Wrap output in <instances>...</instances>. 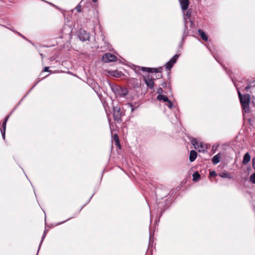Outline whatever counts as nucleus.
<instances>
[{
	"label": "nucleus",
	"instance_id": "0eeeda50",
	"mask_svg": "<svg viewBox=\"0 0 255 255\" xmlns=\"http://www.w3.org/2000/svg\"><path fill=\"white\" fill-rule=\"evenodd\" d=\"M178 57V55H175L168 62L166 63V68L167 69L170 70L172 67L173 64L176 63Z\"/></svg>",
	"mask_w": 255,
	"mask_h": 255
},
{
	"label": "nucleus",
	"instance_id": "7c9ffc66",
	"mask_svg": "<svg viewBox=\"0 0 255 255\" xmlns=\"http://www.w3.org/2000/svg\"><path fill=\"white\" fill-rule=\"evenodd\" d=\"M130 107H132V105L131 104H128ZM135 110V108H131V112H133L134 110Z\"/></svg>",
	"mask_w": 255,
	"mask_h": 255
},
{
	"label": "nucleus",
	"instance_id": "39448f33",
	"mask_svg": "<svg viewBox=\"0 0 255 255\" xmlns=\"http://www.w3.org/2000/svg\"><path fill=\"white\" fill-rule=\"evenodd\" d=\"M102 60L106 63L116 61L117 57L113 54L106 53L103 56Z\"/></svg>",
	"mask_w": 255,
	"mask_h": 255
},
{
	"label": "nucleus",
	"instance_id": "473e14b6",
	"mask_svg": "<svg viewBox=\"0 0 255 255\" xmlns=\"http://www.w3.org/2000/svg\"><path fill=\"white\" fill-rule=\"evenodd\" d=\"M97 0H92V1H93V2H96Z\"/></svg>",
	"mask_w": 255,
	"mask_h": 255
},
{
	"label": "nucleus",
	"instance_id": "a211bd4d",
	"mask_svg": "<svg viewBox=\"0 0 255 255\" xmlns=\"http://www.w3.org/2000/svg\"><path fill=\"white\" fill-rule=\"evenodd\" d=\"M200 177V175L198 172H195L193 174V181H198Z\"/></svg>",
	"mask_w": 255,
	"mask_h": 255
},
{
	"label": "nucleus",
	"instance_id": "7ed1b4c3",
	"mask_svg": "<svg viewBox=\"0 0 255 255\" xmlns=\"http://www.w3.org/2000/svg\"><path fill=\"white\" fill-rule=\"evenodd\" d=\"M125 115L124 112H122L120 108L114 107L113 111L114 118L115 121L118 122L122 121V117Z\"/></svg>",
	"mask_w": 255,
	"mask_h": 255
},
{
	"label": "nucleus",
	"instance_id": "72a5a7b5",
	"mask_svg": "<svg viewBox=\"0 0 255 255\" xmlns=\"http://www.w3.org/2000/svg\"><path fill=\"white\" fill-rule=\"evenodd\" d=\"M158 77H162V75H158Z\"/></svg>",
	"mask_w": 255,
	"mask_h": 255
},
{
	"label": "nucleus",
	"instance_id": "cd10ccee",
	"mask_svg": "<svg viewBox=\"0 0 255 255\" xmlns=\"http://www.w3.org/2000/svg\"><path fill=\"white\" fill-rule=\"evenodd\" d=\"M46 231H45L44 232L43 235L42 237V240H41V244L42 243V241H43V240L44 238H45V236H46Z\"/></svg>",
	"mask_w": 255,
	"mask_h": 255
},
{
	"label": "nucleus",
	"instance_id": "f257e3e1",
	"mask_svg": "<svg viewBox=\"0 0 255 255\" xmlns=\"http://www.w3.org/2000/svg\"><path fill=\"white\" fill-rule=\"evenodd\" d=\"M243 110L246 113L250 112V103L251 97L249 94H244L242 98L240 100Z\"/></svg>",
	"mask_w": 255,
	"mask_h": 255
},
{
	"label": "nucleus",
	"instance_id": "6e6552de",
	"mask_svg": "<svg viewBox=\"0 0 255 255\" xmlns=\"http://www.w3.org/2000/svg\"><path fill=\"white\" fill-rule=\"evenodd\" d=\"M144 81L146 85L150 88L152 89L154 86V82L153 80L148 76L144 78Z\"/></svg>",
	"mask_w": 255,
	"mask_h": 255
},
{
	"label": "nucleus",
	"instance_id": "2eb2a0df",
	"mask_svg": "<svg viewBox=\"0 0 255 255\" xmlns=\"http://www.w3.org/2000/svg\"><path fill=\"white\" fill-rule=\"evenodd\" d=\"M157 99L159 101H163L165 102H167L169 101L168 97L166 96L163 95H158L157 96Z\"/></svg>",
	"mask_w": 255,
	"mask_h": 255
},
{
	"label": "nucleus",
	"instance_id": "f3484780",
	"mask_svg": "<svg viewBox=\"0 0 255 255\" xmlns=\"http://www.w3.org/2000/svg\"><path fill=\"white\" fill-rule=\"evenodd\" d=\"M113 139L115 141V144L118 146L119 148H120V140L119 138V136L117 134H115L113 136Z\"/></svg>",
	"mask_w": 255,
	"mask_h": 255
},
{
	"label": "nucleus",
	"instance_id": "20e7f679",
	"mask_svg": "<svg viewBox=\"0 0 255 255\" xmlns=\"http://www.w3.org/2000/svg\"><path fill=\"white\" fill-rule=\"evenodd\" d=\"M134 70L136 73H138L140 70L142 71H146L149 73H158L159 71L156 68H146L143 67H139L138 66H136L134 68Z\"/></svg>",
	"mask_w": 255,
	"mask_h": 255
},
{
	"label": "nucleus",
	"instance_id": "6ab92c4d",
	"mask_svg": "<svg viewBox=\"0 0 255 255\" xmlns=\"http://www.w3.org/2000/svg\"><path fill=\"white\" fill-rule=\"evenodd\" d=\"M250 181L252 183L255 184V173L251 174L250 176Z\"/></svg>",
	"mask_w": 255,
	"mask_h": 255
},
{
	"label": "nucleus",
	"instance_id": "423d86ee",
	"mask_svg": "<svg viewBox=\"0 0 255 255\" xmlns=\"http://www.w3.org/2000/svg\"><path fill=\"white\" fill-rule=\"evenodd\" d=\"M79 37L80 40L82 41H89L90 39V34L84 30L81 29L79 33Z\"/></svg>",
	"mask_w": 255,
	"mask_h": 255
},
{
	"label": "nucleus",
	"instance_id": "4be33fe9",
	"mask_svg": "<svg viewBox=\"0 0 255 255\" xmlns=\"http://www.w3.org/2000/svg\"><path fill=\"white\" fill-rule=\"evenodd\" d=\"M192 143L193 145L195 146V147L196 148V146L199 147L198 142L196 141L195 139H194L192 140Z\"/></svg>",
	"mask_w": 255,
	"mask_h": 255
},
{
	"label": "nucleus",
	"instance_id": "f03ea898",
	"mask_svg": "<svg viewBox=\"0 0 255 255\" xmlns=\"http://www.w3.org/2000/svg\"><path fill=\"white\" fill-rule=\"evenodd\" d=\"M112 91L116 95L125 96L128 93L127 89L119 86H115L112 87Z\"/></svg>",
	"mask_w": 255,
	"mask_h": 255
},
{
	"label": "nucleus",
	"instance_id": "dca6fc26",
	"mask_svg": "<svg viewBox=\"0 0 255 255\" xmlns=\"http://www.w3.org/2000/svg\"><path fill=\"white\" fill-rule=\"evenodd\" d=\"M198 32H199V34H200V35L201 36V38L204 40H205V41L208 40V36L204 31H203L201 29H199Z\"/></svg>",
	"mask_w": 255,
	"mask_h": 255
},
{
	"label": "nucleus",
	"instance_id": "2f4dec72",
	"mask_svg": "<svg viewBox=\"0 0 255 255\" xmlns=\"http://www.w3.org/2000/svg\"><path fill=\"white\" fill-rule=\"evenodd\" d=\"M40 56H41L42 58H43V54H40Z\"/></svg>",
	"mask_w": 255,
	"mask_h": 255
},
{
	"label": "nucleus",
	"instance_id": "bb28decb",
	"mask_svg": "<svg viewBox=\"0 0 255 255\" xmlns=\"http://www.w3.org/2000/svg\"><path fill=\"white\" fill-rule=\"evenodd\" d=\"M210 175L212 177L215 176L216 175V173L215 171H213L210 172Z\"/></svg>",
	"mask_w": 255,
	"mask_h": 255
},
{
	"label": "nucleus",
	"instance_id": "9b49d317",
	"mask_svg": "<svg viewBox=\"0 0 255 255\" xmlns=\"http://www.w3.org/2000/svg\"><path fill=\"white\" fill-rule=\"evenodd\" d=\"M197 157V152L195 150H191L189 155V160L191 162L194 161Z\"/></svg>",
	"mask_w": 255,
	"mask_h": 255
},
{
	"label": "nucleus",
	"instance_id": "393cba45",
	"mask_svg": "<svg viewBox=\"0 0 255 255\" xmlns=\"http://www.w3.org/2000/svg\"><path fill=\"white\" fill-rule=\"evenodd\" d=\"M238 94L239 99L240 100L242 98V97H243V95H242V94L241 93L240 91L239 90H238Z\"/></svg>",
	"mask_w": 255,
	"mask_h": 255
},
{
	"label": "nucleus",
	"instance_id": "9d476101",
	"mask_svg": "<svg viewBox=\"0 0 255 255\" xmlns=\"http://www.w3.org/2000/svg\"><path fill=\"white\" fill-rule=\"evenodd\" d=\"M8 118V116L5 118V119L4 121L3 122L2 125V129L1 130V134H2L3 139H4V138H5L6 124Z\"/></svg>",
	"mask_w": 255,
	"mask_h": 255
},
{
	"label": "nucleus",
	"instance_id": "aec40b11",
	"mask_svg": "<svg viewBox=\"0 0 255 255\" xmlns=\"http://www.w3.org/2000/svg\"><path fill=\"white\" fill-rule=\"evenodd\" d=\"M246 82H247V84H248V86L245 87V90L246 91H248L251 88L252 86L250 85V83L249 80H247Z\"/></svg>",
	"mask_w": 255,
	"mask_h": 255
},
{
	"label": "nucleus",
	"instance_id": "ddd939ff",
	"mask_svg": "<svg viewBox=\"0 0 255 255\" xmlns=\"http://www.w3.org/2000/svg\"><path fill=\"white\" fill-rule=\"evenodd\" d=\"M109 74L112 76L116 77H120L122 74L121 72L118 71H111L109 72Z\"/></svg>",
	"mask_w": 255,
	"mask_h": 255
},
{
	"label": "nucleus",
	"instance_id": "a878e982",
	"mask_svg": "<svg viewBox=\"0 0 255 255\" xmlns=\"http://www.w3.org/2000/svg\"><path fill=\"white\" fill-rule=\"evenodd\" d=\"M252 165L254 169L255 170V157H254L252 160Z\"/></svg>",
	"mask_w": 255,
	"mask_h": 255
},
{
	"label": "nucleus",
	"instance_id": "5701e85b",
	"mask_svg": "<svg viewBox=\"0 0 255 255\" xmlns=\"http://www.w3.org/2000/svg\"><path fill=\"white\" fill-rule=\"evenodd\" d=\"M76 9L77 10V11L79 12H81V6L80 5V4H78L76 7Z\"/></svg>",
	"mask_w": 255,
	"mask_h": 255
},
{
	"label": "nucleus",
	"instance_id": "f8f14e48",
	"mask_svg": "<svg viewBox=\"0 0 255 255\" xmlns=\"http://www.w3.org/2000/svg\"><path fill=\"white\" fill-rule=\"evenodd\" d=\"M250 159L251 156L250 154L248 152L246 153L244 156L243 164L244 165L247 164L250 161Z\"/></svg>",
	"mask_w": 255,
	"mask_h": 255
},
{
	"label": "nucleus",
	"instance_id": "c756f323",
	"mask_svg": "<svg viewBox=\"0 0 255 255\" xmlns=\"http://www.w3.org/2000/svg\"><path fill=\"white\" fill-rule=\"evenodd\" d=\"M43 71L44 72H48L49 71V67H45L44 69V70Z\"/></svg>",
	"mask_w": 255,
	"mask_h": 255
},
{
	"label": "nucleus",
	"instance_id": "4468645a",
	"mask_svg": "<svg viewBox=\"0 0 255 255\" xmlns=\"http://www.w3.org/2000/svg\"><path fill=\"white\" fill-rule=\"evenodd\" d=\"M220 154L218 153L216 155L214 156L212 158V162L214 164L218 163L220 161Z\"/></svg>",
	"mask_w": 255,
	"mask_h": 255
},
{
	"label": "nucleus",
	"instance_id": "1a4fd4ad",
	"mask_svg": "<svg viewBox=\"0 0 255 255\" xmlns=\"http://www.w3.org/2000/svg\"><path fill=\"white\" fill-rule=\"evenodd\" d=\"M181 7L183 10H186L189 4V0H180Z\"/></svg>",
	"mask_w": 255,
	"mask_h": 255
},
{
	"label": "nucleus",
	"instance_id": "412c9836",
	"mask_svg": "<svg viewBox=\"0 0 255 255\" xmlns=\"http://www.w3.org/2000/svg\"><path fill=\"white\" fill-rule=\"evenodd\" d=\"M220 176L223 178H229V174L227 172L222 173L220 175Z\"/></svg>",
	"mask_w": 255,
	"mask_h": 255
},
{
	"label": "nucleus",
	"instance_id": "b1692460",
	"mask_svg": "<svg viewBox=\"0 0 255 255\" xmlns=\"http://www.w3.org/2000/svg\"><path fill=\"white\" fill-rule=\"evenodd\" d=\"M167 103V106L169 108H171L172 107V104L170 100H169Z\"/></svg>",
	"mask_w": 255,
	"mask_h": 255
},
{
	"label": "nucleus",
	"instance_id": "c85d7f7f",
	"mask_svg": "<svg viewBox=\"0 0 255 255\" xmlns=\"http://www.w3.org/2000/svg\"><path fill=\"white\" fill-rule=\"evenodd\" d=\"M162 89L161 88H158L157 90V93L159 94L162 93Z\"/></svg>",
	"mask_w": 255,
	"mask_h": 255
}]
</instances>
